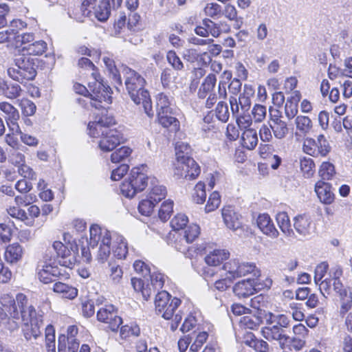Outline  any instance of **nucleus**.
<instances>
[{"mask_svg":"<svg viewBox=\"0 0 352 352\" xmlns=\"http://www.w3.org/2000/svg\"><path fill=\"white\" fill-rule=\"evenodd\" d=\"M300 168L305 178H311L315 173V163L310 157H304L300 158Z\"/></svg>","mask_w":352,"mask_h":352,"instance_id":"nucleus-38","label":"nucleus"},{"mask_svg":"<svg viewBox=\"0 0 352 352\" xmlns=\"http://www.w3.org/2000/svg\"><path fill=\"white\" fill-rule=\"evenodd\" d=\"M22 50L30 55L39 56L43 54L47 50V43L41 40L37 41L31 44H28Z\"/></svg>","mask_w":352,"mask_h":352,"instance_id":"nucleus-40","label":"nucleus"},{"mask_svg":"<svg viewBox=\"0 0 352 352\" xmlns=\"http://www.w3.org/2000/svg\"><path fill=\"white\" fill-rule=\"evenodd\" d=\"M52 257V255L50 256L46 252L43 256V260L38 263V278L45 284L55 281L58 278L65 280L68 279L70 276L69 273L65 269L51 265L50 261Z\"/></svg>","mask_w":352,"mask_h":352,"instance_id":"nucleus-8","label":"nucleus"},{"mask_svg":"<svg viewBox=\"0 0 352 352\" xmlns=\"http://www.w3.org/2000/svg\"><path fill=\"white\" fill-rule=\"evenodd\" d=\"M302 150L309 155L324 157L331 152V146L325 136L320 134L316 139L311 138L305 139Z\"/></svg>","mask_w":352,"mask_h":352,"instance_id":"nucleus-9","label":"nucleus"},{"mask_svg":"<svg viewBox=\"0 0 352 352\" xmlns=\"http://www.w3.org/2000/svg\"><path fill=\"white\" fill-rule=\"evenodd\" d=\"M53 290L54 292L60 294L63 298L69 300H73L78 296V289L76 287L60 281L54 284Z\"/></svg>","mask_w":352,"mask_h":352,"instance_id":"nucleus-29","label":"nucleus"},{"mask_svg":"<svg viewBox=\"0 0 352 352\" xmlns=\"http://www.w3.org/2000/svg\"><path fill=\"white\" fill-rule=\"evenodd\" d=\"M131 284L136 292H140L143 298L147 300L152 294V289L148 283L145 287V283L140 278H131Z\"/></svg>","mask_w":352,"mask_h":352,"instance_id":"nucleus-42","label":"nucleus"},{"mask_svg":"<svg viewBox=\"0 0 352 352\" xmlns=\"http://www.w3.org/2000/svg\"><path fill=\"white\" fill-rule=\"evenodd\" d=\"M262 336L269 341L276 340L279 342L282 349L292 341H296V338H291L285 333L283 329L278 325H273L271 327H265L261 329Z\"/></svg>","mask_w":352,"mask_h":352,"instance_id":"nucleus-15","label":"nucleus"},{"mask_svg":"<svg viewBox=\"0 0 352 352\" xmlns=\"http://www.w3.org/2000/svg\"><path fill=\"white\" fill-rule=\"evenodd\" d=\"M199 233L200 228L199 226L197 224H191L184 230L183 236L187 242L190 243L198 237Z\"/></svg>","mask_w":352,"mask_h":352,"instance_id":"nucleus-57","label":"nucleus"},{"mask_svg":"<svg viewBox=\"0 0 352 352\" xmlns=\"http://www.w3.org/2000/svg\"><path fill=\"white\" fill-rule=\"evenodd\" d=\"M0 91L8 99L14 100L21 96L23 89L15 82H0Z\"/></svg>","mask_w":352,"mask_h":352,"instance_id":"nucleus-25","label":"nucleus"},{"mask_svg":"<svg viewBox=\"0 0 352 352\" xmlns=\"http://www.w3.org/2000/svg\"><path fill=\"white\" fill-rule=\"evenodd\" d=\"M151 284L149 285L152 289V294L157 290L162 289L164 284V276L161 273L153 272L149 275Z\"/></svg>","mask_w":352,"mask_h":352,"instance_id":"nucleus-53","label":"nucleus"},{"mask_svg":"<svg viewBox=\"0 0 352 352\" xmlns=\"http://www.w3.org/2000/svg\"><path fill=\"white\" fill-rule=\"evenodd\" d=\"M265 319L267 323L272 324L274 321L277 322V324L282 329L289 327L290 323L289 318L285 314L274 315L271 312H267Z\"/></svg>","mask_w":352,"mask_h":352,"instance_id":"nucleus-44","label":"nucleus"},{"mask_svg":"<svg viewBox=\"0 0 352 352\" xmlns=\"http://www.w3.org/2000/svg\"><path fill=\"white\" fill-rule=\"evenodd\" d=\"M158 123L164 128L168 129L170 132L177 133L180 129L179 121L170 113H157Z\"/></svg>","mask_w":352,"mask_h":352,"instance_id":"nucleus-21","label":"nucleus"},{"mask_svg":"<svg viewBox=\"0 0 352 352\" xmlns=\"http://www.w3.org/2000/svg\"><path fill=\"white\" fill-rule=\"evenodd\" d=\"M294 227L301 235L309 234L312 229L311 219L305 214L298 215L294 219Z\"/></svg>","mask_w":352,"mask_h":352,"instance_id":"nucleus-27","label":"nucleus"},{"mask_svg":"<svg viewBox=\"0 0 352 352\" xmlns=\"http://www.w3.org/2000/svg\"><path fill=\"white\" fill-rule=\"evenodd\" d=\"M174 241L172 245L179 252L184 253L188 250V245L190 243L187 242L185 238L179 233L173 234Z\"/></svg>","mask_w":352,"mask_h":352,"instance_id":"nucleus-62","label":"nucleus"},{"mask_svg":"<svg viewBox=\"0 0 352 352\" xmlns=\"http://www.w3.org/2000/svg\"><path fill=\"white\" fill-rule=\"evenodd\" d=\"M170 104L171 100L165 94L160 93L157 96V113H170L172 111Z\"/></svg>","mask_w":352,"mask_h":352,"instance_id":"nucleus-46","label":"nucleus"},{"mask_svg":"<svg viewBox=\"0 0 352 352\" xmlns=\"http://www.w3.org/2000/svg\"><path fill=\"white\" fill-rule=\"evenodd\" d=\"M254 90L251 85H245L243 91L236 98L231 96L230 98V109L232 114H243L248 113L251 107V97L254 96Z\"/></svg>","mask_w":352,"mask_h":352,"instance_id":"nucleus-11","label":"nucleus"},{"mask_svg":"<svg viewBox=\"0 0 352 352\" xmlns=\"http://www.w3.org/2000/svg\"><path fill=\"white\" fill-rule=\"evenodd\" d=\"M34 321V322L24 324L23 328V336L27 341L36 340L41 335V329L43 327V320Z\"/></svg>","mask_w":352,"mask_h":352,"instance_id":"nucleus-26","label":"nucleus"},{"mask_svg":"<svg viewBox=\"0 0 352 352\" xmlns=\"http://www.w3.org/2000/svg\"><path fill=\"white\" fill-rule=\"evenodd\" d=\"M266 314L267 312L261 311L257 315L243 316L241 318L240 323L245 328L254 329L263 322V318H265Z\"/></svg>","mask_w":352,"mask_h":352,"instance_id":"nucleus-32","label":"nucleus"},{"mask_svg":"<svg viewBox=\"0 0 352 352\" xmlns=\"http://www.w3.org/2000/svg\"><path fill=\"white\" fill-rule=\"evenodd\" d=\"M21 148H13L9 151L8 161L14 166L25 163V155L20 152Z\"/></svg>","mask_w":352,"mask_h":352,"instance_id":"nucleus-59","label":"nucleus"},{"mask_svg":"<svg viewBox=\"0 0 352 352\" xmlns=\"http://www.w3.org/2000/svg\"><path fill=\"white\" fill-rule=\"evenodd\" d=\"M256 223L258 228L265 235L272 239H276L279 236V232L269 214L265 213L259 214Z\"/></svg>","mask_w":352,"mask_h":352,"instance_id":"nucleus-18","label":"nucleus"},{"mask_svg":"<svg viewBox=\"0 0 352 352\" xmlns=\"http://www.w3.org/2000/svg\"><path fill=\"white\" fill-rule=\"evenodd\" d=\"M140 333V329L135 323L125 324L120 328V337L123 339L129 338L130 336H138Z\"/></svg>","mask_w":352,"mask_h":352,"instance_id":"nucleus-52","label":"nucleus"},{"mask_svg":"<svg viewBox=\"0 0 352 352\" xmlns=\"http://www.w3.org/2000/svg\"><path fill=\"white\" fill-rule=\"evenodd\" d=\"M173 211V201L170 199L164 201L159 210L158 216L162 221H167Z\"/></svg>","mask_w":352,"mask_h":352,"instance_id":"nucleus-50","label":"nucleus"},{"mask_svg":"<svg viewBox=\"0 0 352 352\" xmlns=\"http://www.w3.org/2000/svg\"><path fill=\"white\" fill-rule=\"evenodd\" d=\"M342 305L340 308V314H346L351 308L352 305V292H343L340 296Z\"/></svg>","mask_w":352,"mask_h":352,"instance_id":"nucleus-64","label":"nucleus"},{"mask_svg":"<svg viewBox=\"0 0 352 352\" xmlns=\"http://www.w3.org/2000/svg\"><path fill=\"white\" fill-rule=\"evenodd\" d=\"M98 321L105 323L112 331H117L121 324L122 318L118 315V311L113 305H105L97 311Z\"/></svg>","mask_w":352,"mask_h":352,"instance_id":"nucleus-13","label":"nucleus"},{"mask_svg":"<svg viewBox=\"0 0 352 352\" xmlns=\"http://www.w3.org/2000/svg\"><path fill=\"white\" fill-rule=\"evenodd\" d=\"M276 219L278 225V227L285 236H294V232L292 228L289 218L286 212H278L276 214Z\"/></svg>","mask_w":352,"mask_h":352,"instance_id":"nucleus-34","label":"nucleus"},{"mask_svg":"<svg viewBox=\"0 0 352 352\" xmlns=\"http://www.w3.org/2000/svg\"><path fill=\"white\" fill-rule=\"evenodd\" d=\"M236 118V122L238 126L241 129H250V126L252 124V119L251 116L248 113H244L243 114H233Z\"/></svg>","mask_w":352,"mask_h":352,"instance_id":"nucleus-61","label":"nucleus"},{"mask_svg":"<svg viewBox=\"0 0 352 352\" xmlns=\"http://www.w3.org/2000/svg\"><path fill=\"white\" fill-rule=\"evenodd\" d=\"M146 168L142 165L132 168L128 178L120 186V190L124 196L132 198L136 193L145 189L148 184Z\"/></svg>","mask_w":352,"mask_h":352,"instance_id":"nucleus-7","label":"nucleus"},{"mask_svg":"<svg viewBox=\"0 0 352 352\" xmlns=\"http://www.w3.org/2000/svg\"><path fill=\"white\" fill-rule=\"evenodd\" d=\"M181 304V300L177 298H172L166 291L157 293L155 299V311L161 314L166 320H172L170 329L175 331L180 323L182 316L180 313L174 315L175 311Z\"/></svg>","mask_w":352,"mask_h":352,"instance_id":"nucleus-4","label":"nucleus"},{"mask_svg":"<svg viewBox=\"0 0 352 352\" xmlns=\"http://www.w3.org/2000/svg\"><path fill=\"white\" fill-rule=\"evenodd\" d=\"M113 254L118 259H124L128 254V246L126 239L121 235L113 233Z\"/></svg>","mask_w":352,"mask_h":352,"instance_id":"nucleus-24","label":"nucleus"},{"mask_svg":"<svg viewBox=\"0 0 352 352\" xmlns=\"http://www.w3.org/2000/svg\"><path fill=\"white\" fill-rule=\"evenodd\" d=\"M297 133L300 135H306L312 128V122L308 116H298L295 119Z\"/></svg>","mask_w":352,"mask_h":352,"instance_id":"nucleus-37","label":"nucleus"},{"mask_svg":"<svg viewBox=\"0 0 352 352\" xmlns=\"http://www.w3.org/2000/svg\"><path fill=\"white\" fill-rule=\"evenodd\" d=\"M217 82L216 76L213 74H208L201 83L199 91L198 96L199 98H205L208 94L213 90Z\"/></svg>","mask_w":352,"mask_h":352,"instance_id":"nucleus-35","label":"nucleus"},{"mask_svg":"<svg viewBox=\"0 0 352 352\" xmlns=\"http://www.w3.org/2000/svg\"><path fill=\"white\" fill-rule=\"evenodd\" d=\"M336 174L335 166L329 162H323L319 167L318 175L322 179L321 181L331 180Z\"/></svg>","mask_w":352,"mask_h":352,"instance_id":"nucleus-39","label":"nucleus"},{"mask_svg":"<svg viewBox=\"0 0 352 352\" xmlns=\"http://www.w3.org/2000/svg\"><path fill=\"white\" fill-rule=\"evenodd\" d=\"M249 274L258 277L260 276V271L254 263L239 262V277Z\"/></svg>","mask_w":352,"mask_h":352,"instance_id":"nucleus-49","label":"nucleus"},{"mask_svg":"<svg viewBox=\"0 0 352 352\" xmlns=\"http://www.w3.org/2000/svg\"><path fill=\"white\" fill-rule=\"evenodd\" d=\"M16 300L19 302L20 307L19 320H21L23 324L34 322V320H43L42 316L38 315L34 307L28 303V298L23 294L16 295Z\"/></svg>","mask_w":352,"mask_h":352,"instance_id":"nucleus-14","label":"nucleus"},{"mask_svg":"<svg viewBox=\"0 0 352 352\" xmlns=\"http://www.w3.org/2000/svg\"><path fill=\"white\" fill-rule=\"evenodd\" d=\"M89 233V246L93 250L98 247L96 259L100 263H105L111 254L113 233L98 225L92 226L90 228Z\"/></svg>","mask_w":352,"mask_h":352,"instance_id":"nucleus-3","label":"nucleus"},{"mask_svg":"<svg viewBox=\"0 0 352 352\" xmlns=\"http://www.w3.org/2000/svg\"><path fill=\"white\" fill-rule=\"evenodd\" d=\"M230 254L225 250H214L205 257V261L209 266H217L227 259Z\"/></svg>","mask_w":352,"mask_h":352,"instance_id":"nucleus-31","label":"nucleus"},{"mask_svg":"<svg viewBox=\"0 0 352 352\" xmlns=\"http://www.w3.org/2000/svg\"><path fill=\"white\" fill-rule=\"evenodd\" d=\"M166 195V188L161 185H155L151 189L148 197L156 204L164 199Z\"/></svg>","mask_w":352,"mask_h":352,"instance_id":"nucleus-47","label":"nucleus"},{"mask_svg":"<svg viewBox=\"0 0 352 352\" xmlns=\"http://www.w3.org/2000/svg\"><path fill=\"white\" fill-rule=\"evenodd\" d=\"M223 270L226 272V276L230 281L239 278V261L236 259L229 261L224 264Z\"/></svg>","mask_w":352,"mask_h":352,"instance_id":"nucleus-41","label":"nucleus"},{"mask_svg":"<svg viewBox=\"0 0 352 352\" xmlns=\"http://www.w3.org/2000/svg\"><path fill=\"white\" fill-rule=\"evenodd\" d=\"M34 60L24 54L15 55L14 65L8 69V76L21 83L34 80L36 76Z\"/></svg>","mask_w":352,"mask_h":352,"instance_id":"nucleus-5","label":"nucleus"},{"mask_svg":"<svg viewBox=\"0 0 352 352\" xmlns=\"http://www.w3.org/2000/svg\"><path fill=\"white\" fill-rule=\"evenodd\" d=\"M221 203V197L218 192H213L209 197V199L206 206V212H210L217 209Z\"/></svg>","mask_w":352,"mask_h":352,"instance_id":"nucleus-63","label":"nucleus"},{"mask_svg":"<svg viewBox=\"0 0 352 352\" xmlns=\"http://www.w3.org/2000/svg\"><path fill=\"white\" fill-rule=\"evenodd\" d=\"M0 305L1 309L6 311L9 316V322H8V329L14 331L19 328L20 305L14 298L10 294H3L0 296Z\"/></svg>","mask_w":352,"mask_h":352,"instance_id":"nucleus-10","label":"nucleus"},{"mask_svg":"<svg viewBox=\"0 0 352 352\" xmlns=\"http://www.w3.org/2000/svg\"><path fill=\"white\" fill-rule=\"evenodd\" d=\"M18 105L21 109L22 114L25 116H33L36 110V104L28 98L19 100Z\"/></svg>","mask_w":352,"mask_h":352,"instance_id":"nucleus-48","label":"nucleus"},{"mask_svg":"<svg viewBox=\"0 0 352 352\" xmlns=\"http://www.w3.org/2000/svg\"><path fill=\"white\" fill-rule=\"evenodd\" d=\"M122 72L125 78L126 89L131 100L136 104H142L145 113L152 118L154 112L150 95L144 88L146 83L144 78L128 67H124Z\"/></svg>","mask_w":352,"mask_h":352,"instance_id":"nucleus-1","label":"nucleus"},{"mask_svg":"<svg viewBox=\"0 0 352 352\" xmlns=\"http://www.w3.org/2000/svg\"><path fill=\"white\" fill-rule=\"evenodd\" d=\"M132 150L128 146H122L111 155L113 163L124 162L131 155Z\"/></svg>","mask_w":352,"mask_h":352,"instance_id":"nucleus-43","label":"nucleus"},{"mask_svg":"<svg viewBox=\"0 0 352 352\" xmlns=\"http://www.w3.org/2000/svg\"><path fill=\"white\" fill-rule=\"evenodd\" d=\"M0 110L5 115V122L9 131H20V126L18 122L20 114L18 109L8 102H1Z\"/></svg>","mask_w":352,"mask_h":352,"instance_id":"nucleus-16","label":"nucleus"},{"mask_svg":"<svg viewBox=\"0 0 352 352\" xmlns=\"http://www.w3.org/2000/svg\"><path fill=\"white\" fill-rule=\"evenodd\" d=\"M255 280L254 279H247L239 281L233 287L234 293L239 298H246L254 294Z\"/></svg>","mask_w":352,"mask_h":352,"instance_id":"nucleus-22","label":"nucleus"},{"mask_svg":"<svg viewBox=\"0 0 352 352\" xmlns=\"http://www.w3.org/2000/svg\"><path fill=\"white\" fill-rule=\"evenodd\" d=\"M222 217L225 224L229 229L236 230L242 226L241 216L232 206L224 207L222 209Z\"/></svg>","mask_w":352,"mask_h":352,"instance_id":"nucleus-19","label":"nucleus"},{"mask_svg":"<svg viewBox=\"0 0 352 352\" xmlns=\"http://www.w3.org/2000/svg\"><path fill=\"white\" fill-rule=\"evenodd\" d=\"M88 130L89 135L93 138H101L107 133L109 131H113V129H110L105 128L102 124L92 121L90 122L88 124Z\"/></svg>","mask_w":352,"mask_h":352,"instance_id":"nucleus-45","label":"nucleus"},{"mask_svg":"<svg viewBox=\"0 0 352 352\" xmlns=\"http://www.w3.org/2000/svg\"><path fill=\"white\" fill-rule=\"evenodd\" d=\"M188 222V217L184 214H177L170 221V226L175 230H179L186 227Z\"/></svg>","mask_w":352,"mask_h":352,"instance_id":"nucleus-58","label":"nucleus"},{"mask_svg":"<svg viewBox=\"0 0 352 352\" xmlns=\"http://www.w3.org/2000/svg\"><path fill=\"white\" fill-rule=\"evenodd\" d=\"M113 0H100L99 3L93 8L95 17L100 21H107L111 13V1Z\"/></svg>","mask_w":352,"mask_h":352,"instance_id":"nucleus-28","label":"nucleus"},{"mask_svg":"<svg viewBox=\"0 0 352 352\" xmlns=\"http://www.w3.org/2000/svg\"><path fill=\"white\" fill-rule=\"evenodd\" d=\"M315 192L320 201L324 204H331L334 201L331 186L324 181H318L315 185Z\"/></svg>","mask_w":352,"mask_h":352,"instance_id":"nucleus-20","label":"nucleus"},{"mask_svg":"<svg viewBox=\"0 0 352 352\" xmlns=\"http://www.w3.org/2000/svg\"><path fill=\"white\" fill-rule=\"evenodd\" d=\"M241 144L248 150L254 149L258 144L257 133L255 129H248L243 131L241 137Z\"/></svg>","mask_w":352,"mask_h":352,"instance_id":"nucleus-33","label":"nucleus"},{"mask_svg":"<svg viewBox=\"0 0 352 352\" xmlns=\"http://www.w3.org/2000/svg\"><path fill=\"white\" fill-rule=\"evenodd\" d=\"M78 66L85 67L91 71V75L93 78V82H89V88L92 91L90 99V104L96 109H99L100 103L102 101L107 103L111 102V96L109 86L103 84L99 74L95 72V66L92 62L87 58H81L78 60Z\"/></svg>","mask_w":352,"mask_h":352,"instance_id":"nucleus-2","label":"nucleus"},{"mask_svg":"<svg viewBox=\"0 0 352 352\" xmlns=\"http://www.w3.org/2000/svg\"><path fill=\"white\" fill-rule=\"evenodd\" d=\"M200 168L192 157L182 158L177 160L174 175L178 179H194L200 173Z\"/></svg>","mask_w":352,"mask_h":352,"instance_id":"nucleus-12","label":"nucleus"},{"mask_svg":"<svg viewBox=\"0 0 352 352\" xmlns=\"http://www.w3.org/2000/svg\"><path fill=\"white\" fill-rule=\"evenodd\" d=\"M109 278L113 284H119L121 283L123 271L118 265L109 264Z\"/></svg>","mask_w":352,"mask_h":352,"instance_id":"nucleus-56","label":"nucleus"},{"mask_svg":"<svg viewBox=\"0 0 352 352\" xmlns=\"http://www.w3.org/2000/svg\"><path fill=\"white\" fill-rule=\"evenodd\" d=\"M8 214L13 218L21 220L22 221H25V223L28 226L32 225V222H26L29 219L28 217L27 213L25 210L19 208V206H10L7 208Z\"/></svg>","mask_w":352,"mask_h":352,"instance_id":"nucleus-54","label":"nucleus"},{"mask_svg":"<svg viewBox=\"0 0 352 352\" xmlns=\"http://www.w3.org/2000/svg\"><path fill=\"white\" fill-rule=\"evenodd\" d=\"M270 128L274 137L277 139H283L289 133L287 123L278 118L271 119Z\"/></svg>","mask_w":352,"mask_h":352,"instance_id":"nucleus-30","label":"nucleus"},{"mask_svg":"<svg viewBox=\"0 0 352 352\" xmlns=\"http://www.w3.org/2000/svg\"><path fill=\"white\" fill-rule=\"evenodd\" d=\"M192 338V344L190 346V352H198L208 338V333L205 331H195L190 335Z\"/></svg>","mask_w":352,"mask_h":352,"instance_id":"nucleus-36","label":"nucleus"},{"mask_svg":"<svg viewBox=\"0 0 352 352\" xmlns=\"http://www.w3.org/2000/svg\"><path fill=\"white\" fill-rule=\"evenodd\" d=\"M195 192L192 195L193 200L199 204H203L206 198L205 184L201 182H198L195 187Z\"/></svg>","mask_w":352,"mask_h":352,"instance_id":"nucleus-55","label":"nucleus"},{"mask_svg":"<svg viewBox=\"0 0 352 352\" xmlns=\"http://www.w3.org/2000/svg\"><path fill=\"white\" fill-rule=\"evenodd\" d=\"M103 62L105 64L110 75L112 76V78L120 85L122 84L121 77L119 74L118 69L115 65L114 60L109 57L104 56Z\"/></svg>","mask_w":352,"mask_h":352,"instance_id":"nucleus-51","label":"nucleus"},{"mask_svg":"<svg viewBox=\"0 0 352 352\" xmlns=\"http://www.w3.org/2000/svg\"><path fill=\"white\" fill-rule=\"evenodd\" d=\"M63 240L65 244L60 241H54L52 248L56 252L57 256L61 259L59 263L71 270L77 262L78 248L75 240L69 233H65Z\"/></svg>","mask_w":352,"mask_h":352,"instance_id":"nucleus-6","label":"nucleus"},{"mask_svg":"<svg viewBox=\"0 0 352 352\" xmlns=\"http://www.w3.org/2000/svg\"><path fill=\"white\" fill-rule=\"evenodd\" d=\"M123 141V137L120 132L113 130L100 138L98 142L99 148L104 152L113 151L118 145Z\"/></svg>","mask_w":352,"mask_h":352,"instance_id":"nucleus-17","label":"nucleus"},{"mask_svg":"<svg viewBox=\"0 0 352 352\" xmlns=\"http://www.w3.org/2000/svg\"><path fill=\"white\" fill-rule=\"evenodd\" d=\"M190 153V146L188 144L184 142H178L175 144V155L177 160H179V157L182 158L190 157L189 154Z\"/></svg>","mask_w":352,"mask_h":352,"instance_id":"nucleus-60","label":"nucleus"},{"mask_svg":"<svg viewBox=\"0 0 352 352\" xmlns=\"http://www.w3.org/2000/svg\"><path fill=\"white\" fill-rule=\"evenodd\" d=\"M23 256V248L18 243H13L8 245L4 252L5 260L10 263H17L21 261Z\"/></svg>","mask_w":352,"mask_h":352,"instance_id":"nucleus-23","label":"nucleus"}]
</instances>
